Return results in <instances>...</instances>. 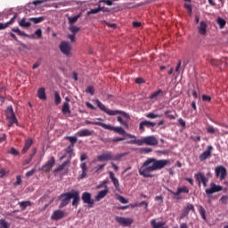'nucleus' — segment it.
I'll list each match as a JSON object with an SVG mask.
<instances>
[{
	"mask_svg": "<svg viewBox=\"0 0 228 228\" xmlns=\"http://www.w3.org/2000/svg\"><path fill=\"white\" fill-rule=\"evenodd\" d=\"M71 199H73V208H77V206H79V201L81 200V198L79 197V191L77 190H72L71 191L61 194L59 196V200H61L59 208H65V206H69V202H70Z\"/></svg>",
	"mask_w": 228,
	"mask_h": 228,
	"instance_id": "1",
	"label": "nucleus"
},
{
	"mask_svg": "<svg viewBox=\"0 0 228 228\" xmlns=\"http://www.w3.org/2000/svg\"><path fill=\"white\" fill-rule=\"evenodd\" d=\"M126 143L130 145H138L139 147H142V145H150L151 147H154L158 145L159 141L154 135H148L142 139L134 138L133 140L127 141Z\"/></svg>",
	"mask_w": 228,
	"mask_h": 228,
	"instance_id": "2",
	"label": "nucleus"
},
{
	"mask_svg": "<svg viewBox=\"0 0 228 228\" xmlns=\"http://www.w3.org/2000/svg\"><path fill=\"white\" fill-rule=\"evenodd\" d=\"M151 172H156V166H155V159L150 158L139 169L140 175L142 177H152V174Z\"/></svg>",
	"mask_w": 228,
	"mask_h": 228,
	"instance_id": "3",
	"label": "nucleus"
},
{
	"mask_svg": "<svg viewBox=\"0 0 228 228\" xmlns=\"http://www.w3.org/2000/svg\"><path fill=\"white\" fill-rule=\"evenodd\" d=\"M94 102L97 104V107L103 111L104 113H106L107 115H110V117H115V115H123V117L125 118H129V114H127L126 112H124L122 110H110L108 108L105 107V105L101 102V101L99 100H95Z\"/></svg>",
	"mask_w": 228,
	"mask_h": 228,
	"instance_id": "4",
	"label": "nucleus"
},
{
	"mask_svg": "<svg viewBox=\"0 0 228 228\" xmlns=\"http://www.w3.org/2000/svg\"><path fill=\"white\" fill-rule=\"evenodd\" d=\"M102 128L108 129L109 131H114V133H117L118 134H120L121 136H127L128 138H132L133 140H134V138H136V135L126 132V130H124V128H122V126H113L111 125L104 124V125H102Z\"/></svg>",
	"mask_w": 228,
	"mask_h": 228,
	"instance_id": "5",
	"label": "nucleus"
},
{
	"mask_svg": "<svg viewBox=\"0 0 228 228\" xmlns=\"http://www.w3.org/2000/svg\"><path fill=\"white\" fill-rule=\"evenodd\" d=\"M6 118L8 120V126L12 127L13 124H17V117H15V112H13V107L8 106L5 110Z\"/></svg>",
	"mask_w": 228,
	"mask_h": 228,
	"instance_id": "6",
	"label": "nucleus"
},
{
	"mask_svg": "<svg viewBox=\"0 0 228 228\" xmlns=\"http://www.w3.org/2000/svg\"><path fill=\"white\" fill-rule=\"evenodd\" d=\"M59 48L61 53H62V54L65 56H72V45H70V43L62 41L61 42Z\"/></svg>",
	"mask_w": 228,
	"mask_h": 228,
	"instance_id": "7",
	"label": "nucleus"
},
{
	"mask_svg": "<svg viewBox=\"0 0 228 228\" xmlns=\"http://www.w3.org/2000/svg\"><path fill=\"white\" fill-rule=\"evenodd\" d=\"M82 200L84 204H87L88 208H94L95 201L92 199V193L85 191L82 193Z\"/></svg>",
	"mask_w": 228,
	"mask_h": 228,
	"instance_id": "8",
	"label": "nucleus"
},
{
	"mask_svg": "<svg viewBox=\"0 0 228 228\" xmlns=\"http://www.w3.org/2000/svg\"><path fill=\"white\" fill-rule=\"evenodd\" d=\"M115 220L123 227H129L133 224V219L129 217L116 216Z\"/></svg>",
	"mask_w": 228,
	"mask_h": 228,
	"instance_id": "9",
	"label": "nucleus"
},
{
	"mask_svg": "<svg viewBox=\"0 0 228 228\" xmlns=\"http://www.w3.org/2000/svg\"><path fill=\"white\" fill-rule=\"evenodd\" d=\"M195 179L198 182L199 186H200V184L203 183V186L206 188V186H208V178L206 177V175H204V174L198 172L195 174Z\"/></svg>",
	"mask_w": 228,
	"mask_h": 228,
	"instance_id": "10",
	"label": "nucleus"
},
{
	"mask_svg": "<svg viewBox=\"0 0 228 228\" xmlns=\"http://www.w3.org/2000/svg\"><path fill=\"white\" fill-rule=\"evenodd\" d=\"M215 172L216 177H220L221 181H223V179H225V177L227 176V169H225V167H224L223 166L216 167L215 168Z\"/></svg>",
	"mask_w": 228,
	"mask_h": 228,
	"instance_id": "11",
	"label": "nucleus"
},
{
	"mask_svg": "<svg viewBox=\"0 0 228 228\" xmlns=\"http://www.w3.org/2000/svg\"><path fill=\"white\" fill-rule=\"evenodd\" d=\"M115 159L111 151H103L102 154L97 156V161H111Z\"/></svg>",
	"mask_w": 228,
	"mask_h": 228,
	"instance_id": "12",
	"label": "nucleus"
},
{
	"mask_svg": "<svg viewBox=\"0 0 228 228\" xmlns=\"http://www.w3.org/2000/svg\"><path fill=\"white\" fill-rule=\"evenodd\" d=\"M224 188L220 185H216L215 183H210V188L206 189L205 192L208 195H213V193H217V191H222Z\"/></svg>",
	"mask_w": 228,
	"mask_h": 228,
	"instance_id": "13",
	"label": "nucleus"
},
{
	"mask_svg": "<svg viewBox=\"0 0 228 228\" xmlns=\"http://www.w3.org/2000/svg\"><path fill=\"white\" fill-rule=\"evenodd\" d=\"M61 218H65V211L57 209L53 211V215L51 216V220H61Z\"/></svg>",
	"mask_w": 228,
	"mask_h": 228,
	"instance_id": "14",
	"label": "nucleus"
},
{
	"mask_svg": "<svg viewBox=\"0 0 228 228\" xmlns=\"http://www.w3.org/2000/svg\"><path fill=\"white\" fill-rule=\"evenodd\" d=\"M154 126H156V123L149 120H143L140 122L139 129L143 133V131H145V127H148L151 129V127H154Z\"/></svg>",
	"mask_w": 228,
	"mask_h": 228,
	"instance_id": "15",
	"label": "nucleus"
},
{
	"mask_svg": "<svg viewBox=\"0 0 228 228\" xmlns=\"http://www.w3.org/2000/svg\"><path fill=\"white\" fill-rule=\"evenodd\" d=\"M168 163H170L169 160L167 159H155V171L156 170H161L162 168H165V167H167V165H168Z\"/></svg>",
	"mask_w": 228,
	"mask_h": 228,
	"instance_id": "16",
	"label": "nucleus"
},
{
	"mask_svg": "<svg viewBox=\"0 0 228 228\" xmlns=\"http://www.w3.org/2000/svg\"><path fill=\"white\" fill-rule=\"evenodd\" d=\"M213 151V146H208L207 151L201 153L199 157L200 161H206L208 158H211V151Z\"/></svg>",
	"mask_w": 228,
	"mask_h": 228,
	"instance_id": "17",
	"label": "nucleus"
},
{
	"mask_svg": "<svg viewBox=\"0 0 228 228\" xmlns=\"http://www.w3.org/2000/svg\"><path fill=\"white\" fill-rule=\"evenodd\" d=\"M54 157H51V159L42 167V170H44V172H49V170L54 167Z\"/></svg>",
	"mask_w": 228,
	"mask_h": 228,
	"instance_id": "18",
	"label": "nucleus"
},
{
	"mask_svg": "<svg viewBox=\"0 0 228 228\" xmlns=\"http://www.w3.org/2000/svg\"><path fill=\"white\" fill-rule=\"evenodd\" d=\"M198 33L204 36L208 33V24L205 21H200V25L198 26Z\"/></svg>",
	"mask_w": 228,
	"mask_h": 228,
	"instance_id": "19",
	"label": "nucleus"
},
{
	"mask_svg": "<svg viewBox=\"0 0 228 228\" xmlns=\"http://www.w3.org/2000/svg\"><path fill=\"white\" fill-rule=\"evenodd\" d=\"M108 195V189H104L98 192V194L95 196V201L99 202L102 199H104L105 196Z\"/></svg>",
	"mask_w": 228,
	"mask_h": 228,
	"instance_id": "20",
	"label": "nucleus"
},
{
	"mask_svg": "<svg viewBox=\"0 0 228 228\" xmlns=\"http://www.w3.org/2000/svg\"><path fill=\"white\" fill-rule=\"evenodd\" d=\"M77 136L84 137V136H92L94 134V131H90L88 129H82L77 132Z\"/></svg>",
	"mask_w": 228,
	"mask_h": 228,
	"instance_id": "21",
	"label": "nucleus"
},
{
	"mask_svg": "<svg viewBox=\"0 0 228 228\" xmlns=\"http://www.w3.org/2000/svg\"><path fill=\"white\" fill-rule=\"evenodd\" d=\"M37 97L38 99H41V101H45V99H47V96L45 95V88L41 87L37 90Z\"/></svg>",
	"mask_w": 228,
	"mask_h": 228,
	"instance_id": "22",
	"label": "nucleus"
},
{
	"mask_svg": "<svg viewBox=\"0 0 228 228\" xmlns=\"http://www.w3.org/2000/svg\"><path fill=\"white\" fill-rule=\"evenodd\" d=\"M173 193L174 195H181V193H190V189H188V187L186 186L179 187L177 189V191Z\"/></svg>",
	"mask_w": 228,
	"mask_h": 228,
	"instance_id": "23",
	"label": "nucleus"
},
{
	"mask_svg": "<svg viewBox=\"0 0 228 228\" xmlns=\"http://www.w3.org/2000/svg\"><path fill=\"white\" fill-rule=\"evenodd\" d=\"M151 225L152 228H162L165 225V222H156V219L151 221Z\"/></svg>",
	"mask_w": 228,
	"mask_h": 228,
	"instance_id": "24",
	"label": "nucleus"
},
{
	"mask_svg": "<svg viewBox=\"0 0 228 228\" xmlns=\"http://www.w3.org/2000/svg\"><path fill=\"white\" fill-rule=\"evenodd\" d=\"M19 26L20 28H29L31 26V23L29 21H26V18L20 19L18 21Z\"/></svg>",
	"mask_w": 228,
	"mask_h": 228,
	"instance_id": "25",
	"label": "nucleus"
},
{
	"mask_svg": "<svg viewBox=\"0 0 228 228\" xmlns=\"http://www.w3.org/2000/svg\"><path fill=\"white\" fill-rule=\"evenodd\" d=\"M146 118H161V117H163V114H156L154 112H149L145 115Z\"/></svg>",
	"mask_w": 228,
	"mask_h": 228,
	"instance_id": "26",
	"label": "nucleus"
},
{
	"mask_svg": "<svg viewBox=\"0 0 228 228\" xmlns=\"http://www.w3.org/2000/svg\"><path fill=\"white\" fill-rule=\"evenodd\" d=\"M117 120L123 126V127H125V129H129V124H127V121L122 119V117L118 116Z\"/></svg>",
	"mask_w": 228,
	"mask_h": 228,
	"instance_id": "27",
	"label": "nucleus"
},
{
	"mask_svg": "<svg viewBox=\"0 0 228 228\" xmlns=\"http://www.w3.org/2000/svg\"><path fill=\"white\" fill-rule=\"evenodd\" d=\"M62 113L63 115L70 114V106L69 105V102H64L62 106Z\"/></svg>",
	"mask_w": 228,
	"mask_h": 228,
	"instance_id": "28",
	"label": "nucleus"
},
{
	"mask_svg": "<svg viewBox=\"0 0 228 228\" xmlns=\"http://www.w3.org/2000/svg\"><path fill=\"white\" fill-rule=\"evenodd\" d=\"M216 22L220 28V29H224L225 28V24H227V21H225L223 18L218 17L216 20Z\"/></svg>",
	"mask_w": 228,
	"mask_h": 228,
	"instance_id": "29",
	"label": "nucleus"
},
{
	"mask_svg": "<svg viewBox=\"0 0 228 228\" xmlns=\"http://www.w3.org/2000/svg\"><path fill=\"white\" fill-rule=\"evenodd\" d=\"M53 97H54V103L56 106L61 102V97L60 96V94L58 92L53 93Z\"/></svg>",
	"mask_w": 228,
	"mask_h": 228,
	"instance_id": "30",
	"label": "nucleus"
},
{
	"mask_svg": "<svg viewBox=\"0 0 228 228\" xmlns=\"http://www.w3.org/2000/svg\"><path fill=\"white\" fill-rule=\"evenodd\" d=\"M20 208H21V209H26V208L31 206V201L27 200V201H20L18 203Z\"/></svg>",
	"mask_w": 228,
	"mask_h": 228,
	"instance_id": "31",
	"label": "nucleus"
},
{
	"mask_svg": "<svg viewBox=\"0 0 228 228\" xmlns=\"http://www.w3.org/2000/svg\"><path fill=\"white\" fill-rule=\"evenodd\" d=\"M85 124L86 125H93V126H100L101 127H102V126H104L105 123L102 122H99V121H90V120H86Z\"/></svg>",
	"mask_w": 228,
	"mask_h": 228,
	"instance_id": "32",
	"label": "nucleus"
},
{
	"mask_svg": "<svg viewBox=\"0 0 228 228\" xmlns=\"http://www.w3.org/2000/svg\"><path fill=\"white\" fill-rule=\"evenodd\" d=\"M79 17H81V14H77L76 16L69 17V18H68V20H69V24H75V22H77V19H79Z\"/></svg>",
	"mask_w": 228,
	"mask_h": 228,
	"instance_id": "33",
	"label": "nucleus"
},
{
	"mask_svg": "<svg viewBox=\"0 0 228 228\" xmlns=\"http://www.w3.org/2000/svg\"><path fill=\"white\" fill-rule=\"evenodd\" d=\"M207 132H208L209 134H215V133H218V129L213 127V126H208L207 127Z\"/></svg>",
	"mask_w": 228,
	"mask_h": 228,
	"instance_id": "34",
	"label": "nucleus"
},
{
	"mask_svg": "<svg viewBox=\"0 0 228 228\" xmlns=\"http://www.w3.org/2000/svg\"><path fill=\"white\" fill-rule=\"evenodd\" d=\"M199 211H200V215L201 218L203 220H206V209L204 208V207L200 206Z\"/></svg>",
	"mask_w": 228,
	"mask_h": 228,
	"instance_id": "35",
	"label": "nucleus"
},
{
	"mask_svg": "<svg viewBox=\"0 0 228 228\" xmlns=\"http://www.w3.org/2000/svg\"><path fill=\"white\" fill-rule=\"evenodd\" d=\"M0 228H10V224L5 219H0Z\"/></svg>",
	"mask_w": 228,
	"mask_h": 228,
	"instance_id": "36",
	"label": "nucleus"
},
{
	"mask_svg": "<svg viewBox=\"0 0 228 228\" xmlns=\"http://www.w3.org/2000/svg\"><path fill=\"white\" fill-rule=\"evenodd\" d=\"M30 22H34V24H39V22H42L44 20V17H38V18H30Z\"/></svg>",
	"mask_w": 228,
	"mask_h": 228,
	"instance_id": "37",
	"label": "nucleus"
},
{
	"mask_svg": "<svg viewBox=\"0 0 228 228\" xmlns=\"http://www.w3.org/2000/svg\"><path fill=\"white\" fill-rule=\"evenodd\" d=\"M67 165H69V162H63L61 166H59L56 169H54V172H61V170H63L65 168V167H67Z\"/></svg>",
	"mask_w": 228,
	"mask_h": 228,
	"instance_id": "38",
	"label": "nucleus"
},
{
	"mask_svg": "<svg viewBox=\"0 0 228 228\" xmlns=\"http://www.w3.org/2000/svg\"><path fill=\"white\" fill-rule=\"evenodd\" d=\"M101 10H102V8H95V9H92L89 12H87V15H94L95 13H99V12H101Z\"/></svg>",
	"mask_w": 228,
	"mask_h": 228,
	"instance_id": "39",
	"label": "nucleus"
},
{
	"mask_svg": "<svg viewBox=\"0 0 228 228\" xmlns=\"http://www.w3.org/2000/svg\"><path fill=\"white\" fill-rule=\"evenodd\" d=\"M163 91L161 89H159L158 91L154 92L150 95V99H156L159 95V94H162Z\"/></svg>",
	"mask_w": 228,
	"mask_h": 228,
	"instance_id": "40",
	"label": "nucleus"
},
{
	"mask_svg": "<svg viewBox=\"0 0 228 228\" xmlns=\"http://www.w3.org/2000/svg\"><path fill=\"white\" fill-rule=\"evenodd\" d=\"M69 31H71V33H73V35H76V33H77L79 31V27L70 25L69 26Z\"/></svg>",
	"mask_w": 228,
	"mask_h": 228,
	"instance_id": "41",
	"label": "nucleus"
},
{
	"mask_svg": "<svg viewBox=\"0 0 228 228\" xmlns=\"http://www.w3.org/2000/svg\"><path fill=\"white\" fill-rule=\"evenodd\" d=\"M67 139L70 142L71 147H74V144L77 142V137L75 136H68Z\"/></svg>",
	"mask_w": 228,
	"mask_h": 228,
	"instance_id": "42",
	"label": "nucleus"
},
{
	"mask_svg": "<svg viewBox=\"0 0 228 228\" xmlns=\"http://www.w3.org/2000/svg\"><path fill=\"white\" fill-rule=\"evenodd\" d=\"M110 182V180L106 179L103 180L100 184L97 185V188H102V186H105L106 190H108V186H106V184H108V183Z\"/></svg>",
	"mask_w": 228,
	"mask_h": 228,
	"instance_id": "43",
	"label": "nucleus"
},
{
	"mask_svg": "<svg viewBox=\"0 0 228 228\" xmlns=\"http://www.w3.org/2000/svg\"><path fill=\"white\" fill-rule=\"evenodd\" d=\"M117 200H119L121 204H127L129 202L126 198L120 195L117 197Z\"/></svg>",
	"mask_w": 228,
	"mask_h": 228,
	"instance_id": "44",
	"label": "nucleus"
},
{
	"mask_svg": "<svg viewBox=\"0 0 228 228\" xmlns=\"http://www.w3.org/2000/svg\"><path fill=\"white\" fill-rule=\"evenodd\" d=\"M18 35H20V37H28V38H35V35L30 36L26 34V32L20 30Z\"/></svg>",
	"mask_w": 228,
	"mask_h": 228,
	"instance_id": "45",
	"label": "nucleus"
},
{
	"mask_svg": "<svg viewBox=\"0 0 228 228\" xmlns=\"http://www.w3.org/2000/svg\"><path fill=\"white\" fill-rule=\"evenodd\" d=\"M141 152L142 154H149L150 152H152V148H142Z\"/></svg>",
	"mask_w": 228,
	"mask_h": 228,
	"instance_id": "46",
	"label": "nucleus"
},
{
	"mask_svg": "<svg viewBox=\"0 0 228 228\" xmlns=\"http://www.w3.org/2000/svg\"><path fill=\"white\" fill-rule=\"evenodd\" d=\"M10 24H12V21H7L6 23H0V30L6 29V28H8Z\"/></svg>",
	"mask_w": 228,
	"mask_h": 228,
	"instance_id": "47",
	"label": "nucleus"
},
{
	"mask_svg": "<svg viewBox=\"0 0 228 228\" xmlns=\"http://www.w3.org/2000/svg\"><path fill=\"white\" fill-rule=\"evenodd\" d=\"M228 202V196L227 195H224L221 197L220 199V203L221 204H227Z\"/></svg>",
	"mask_w": 228,
	"mask_h": 228,
	"instance_id": "48",
	"label": "nucleus"
},
{
	"mask_svg": "<svg viewBox=\"0 0 228 228\" xmlns=\"http://www.w3.org/2000/svg\"><path fill=\"white\" fill-rule=\"evenodd\" d=\"M185 211H188V213H190V211H195V207H193L191 204H188L185 207Z\"/></svg>",
	"mask_w": 228,
	"mask_h": 228,
	"instance_id": "49",
	"label": "nucleus"
},
{
	"mask_svg": "<svg viewBox=\"0 0 228 228\" xmlns=\"http://www.w3.org/2000/svg\"><path fill=\"white\" fill-rule=\"evenodd\" d=\"M74 146H68L66 149V152L69 154V156H72L74 154V149H72Z\"/></svg>",
	"mask_w": 228,
	"mask_h": 228,
	"instance_id": "50",
	"label": "nucleus"
},
{
	"mask_svg": "<svg viewBox=\"0 0 228 228\" xmlns=\"http://www.w3.org/2000/svg\"><path fill=\"white\" fill-rule=\"evenodd\" d=\"M104 167H106V164H102V165H99L96 166L95 167H94V172H99L100 170H102V168H104Z\"/></svg>",
	"mask_w": 228,
	"mask_h": 228,
	"instance_id": "51",
	"label": "nucleus"
},
{
	"mask_svg": "<svg viewBox=\"0 0 228 228\" xmlns=\"http://www.w3.org/2000/svg\"><path fill=\"white\" fill-rule=\"evenodd\" d=\"M31 145H33V140L31 139H28L26 142H25V147L29 149V147H31Z\"/></svg>",
	"mask_w": 228,
	"mask_h": 228,
	"instance_id": "52",
	"label": "nucleus"
},
{
	"mask_svg": "<svg viewBox=\"0 0 228 228\" xmlns=\"http://www.w3.org/2000/svg\"><path fill=\"white\" fill-rule=\"evenodd\" d=\"M86 94H90V95H94V87H92V86H88L86 89Z\"/></svg>",
	"mask_w": 228,
	"mask_h": 228,
	"instance_id": "53",
	"label": "nucleus"
},
{
	"mask_svg": "<svg viewBox=\"0 0 228 228\" xmlns=\"http://www.w3.org/2000/svg\"><path fill=\"white\" fill-rule=\"evenodd\" d=\"M44 3H47V0H36L32 3V4H34L35 6L38 5V4H42Z\"/></svg>",
	"mask_w": 228,
	"mask_h": 228,
	"instance_id": "54",
	"label": "nucleus"
},
{
	"mask_svg": "<svg viewBox=\"0 0 228 228\" xmlns=\"http://www.w3.org/2000/svg\"><path fill=\"white\" fill-rule=\"evenodd\" d=\"M202 101H204L205 102H209L211 101V96H208L206 94H203L201 97Z\"/></svg>",
	"mask_w": 228,
	"mask_h": 228,
	"instance_id": "55",
	"label": "nucleus"
},
{
	"mask_svg": "<svg viewBox=\"0 0 228 228\" xmlns=\"http://www.w3.org/2000/svg\"><path fill=\"white\" fill-rule=\"evenodd\" d=\"M22 183V179L20 178V175L16 176V182L14 183V186H19Z\"/></svg>",
	"mask_w": 228,
	"mask_h": 228,
	"instance_id": "56",
	"label": "nucleus"
},
{
	"mask_svg": "<svg viewBox=\"0 0 228 228\" xmlns=\"http://www.w3.org/2000/svg\"><path fill=\"white\" fill-rule=\"evenodd\" d=\"M126 140V137H115L111 140V142H124Z\"/></svg>",
	"mask_w": 228,
	"mask_h": 228,
	"instance_id": "57",
	"label": "nucleus"
},
{
	"mask_svg": "<svg viewBox=\"0 0 228 228\" xmlns=\"http://www.w3.org/2000/svg\"><path fill=\"white\" fill-rule=\"evenodd\" d=\"M80 167H81L82 172H86V170H88V167H86V162H83L80 165Z\"/></svg>",
	"mask_w": 228,
	"mask_h": 228,
	"instance_id": "58",
	"label": "nucleus"
},
{
	"mask_svg": "<svg viewBox=\"0 0 228 228\" xmlns=\"http://www.w3.org/2000/svg\"><path fill=\"white\" fill-rule=\"evenodd\" d=\"M178 123H179V125L182 126V127H185L186 126V121H184V119H183V118H179L178 119Z\"/></svg>",
	"mask_w": 228,
	"mask_h": 228,
	"instance_id": "59",
	"label": "nucleus"
},
{
	"mask_svg": "<svg viewBox=\"0 0 228 228\" xmlns=\"http://www.w3.org/2000/svg\"><path fill=\"white\" fill-rule=\"evenodd\" d=\"M35 172H37V170L35 168L27 172L26 173V177H31V175H33L35 174Z\"/></svg>",
	"mask_w": 228,
	"mask_h": 228,
	"instance_id": "60",
	"label": "nucleus"
},
{
	"mask_svg": "<svg viewBox=\"0 0 228 228\" xmlns=\"http://www.w3.org/2000/svg\"><path fill=\"white\" fill-rule=\"evenodd\" d=\"M115 188H118V186H120V183H118V179L114 178L113 180H111Z\"/></svg>",
	"mask_w": 228,
	"mask_h": 228,
	"instance_id": "61",
	"label": "nucleus"
},
{
	"mask_svg": "<svg viewBox=\"0 0 228 228\" xmlns=\"http://www.w3.org/2000/svg\"><path fill=\"white\" fill-rule=\"evenodd\" d=\"M184 7L186 8V10H188L189 14L191 15V12H192L191 5L188 4H185Z\"/></svg>",
	"mask_w": 228,
	"mask_h": 228,
	"instance_id": "62",
	"label": "nucleus"
},
{
	"mask_svg": "<svg viewBox=\"0 0 228 228\" xmlns=\"http://www.w3.org/2000/svg\"><path fill=\"white\" fill-rule=\"evenodd\" d=\"M10 153L12 154V156H19V151L15 150V148H12Z\"/></svg>",
	"mask_w": 228,
	"mask_h": 228,
	"instance_id": "63",
	"label": "nucleus"
},
{
	"mask_svg": "<svg viewBox=\"0 0 228 228\" xmlns=\"http://www.w3.org/2000/svg\"><path fill=\"white\" fill-rule=\"evenodd\" d=\"M34 35H37V38H40V37H42V29L40 28L37 29Z\"/></svg>",
	"mask_w": 228,
	"mask_h": 228,
	"instance_id": "64",
	"label": "nucleus"
}]
</instances>
